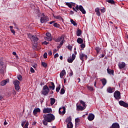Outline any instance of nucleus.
I'll use <instances>...</instances> for the list:
<instances>
[{"label":"nucleus","instance_id":"obj_1","mask_svg":"<svg viewBox=\"0 0 128 128\" xmlns=\"http://www.w3.org/2000/svg\"><path fill=\"white\" fill-rule=\"evenodd\" d=\"M43 118L45 120H46L48 122H51L52 120H54L56 117L53 114H44Z\"/></svg>","mask_w":128,"mask_h":128},{"label":"nucleus","instance_id":"obj_2","mask_svg":"<svg viewBox=\"0 0 128 128\" xmlns=\"http://www.w3.org/2000/svg\"><path fill=\"white\" fill-rule=\"evenodd\" d=\"M48 92H50V88L48 86H44L43 87V90L42 92V94H44V96H46L47 94H48Z\"/></svg>","mask_w":128,"mask_h":128},{"label":"nucleus","instance_id":"obj_3","mask_svg":"<svg viewBox=\"0 0 128 128\" xmlns=\"http://www.w3.org/2000/svg\"><path fill=\"white\" fill-rule=\"evenodd\" d=\"M75 8L77 11L80 10L83 14H86V10H84V7H82V5H80L79 6L78 5H76Z\"/></svg>","mask_w":128,"mask_h":128},{"label":"nucleus","instance_id":"obj_4","mask_svg":"<svg viewBox=\"0 0 128 128\" xmlns=\"http://www.w3.org/2000/svg\"><path fill=\"white\" fill-rule=\"evenodd\" d=\"M13 84L14 86L15 90H17V92H18L20 90V81H18V80H16L13 82Z\"/></svg>","mask_w":128,"mask_h":128},{"label":"nucleus","instance_id":"obj_5","mask_svg":"<svg viewBox=\"0 0 128 128\" xmlns=\"http://www.w3.org/2000/svg\"><path fill=\"white\" fill-rule=\"evenodd\" d=\"M48 20H49L48 16H46L44 15H43V16L41 17L40 20V22L41 24H44L47 22H48Z\"/></svg>","mask_w":128,"mask_h":128},{"label":"nucleus","instance_id":"obj_6","mask_svg":"<svg viewBox=\"0 0 128 128\" xmlns=\"http://www.w3.org/2000/svg\"><path fill=\"white\" fill-rule=\"evenodd\" d=\"M28 36L31 40H34L35 42H38V38H36V35H32L30 34H28Z\"/></svg>","mask_w":128,"mask_h":128},{"label":"nucleus","instance_id":"obj_7","mask_svg":"<svg viewBox=\"0 0 128 128\" xmlns=\"http://www.w3.org/2000/svg\"><path fill=\"white\" fill-rule=\"evenodd\" d=\"M46 36L47 37H44V40H48V42H52V34H50V33H46Z\"/></svg>","mask_w":128,"mask_h":128},{"label":"nucleus","instance_id":"obj_8","mask_svg":"<svg viewBox=\"0 0 128 128\" xmlns=\"http://www.w3.org/2000/svg\"><path fill=\"white\" fill-rule=\"evenodd\" d=\"M114 96L116 100H120V92H118V90H116L114 92Z\"/></svg>","mask_w":128,"mask_h":128},{"label":"nucleus","instance_id":"obj_9","mask_svg":"<svg viewBox=\"0 0 128 128\" xmlns=\"http://www.w3.org/2000/svg\"><path fill=\"white\" fill-rule=\"evenodd\" d=\"M0 74H4V70H6V66L2 64V62L0 63Z\"/></svg>","mask_w":128,"mask_h":128},{"label":"nucleus","instance_id":"obj_10","mask_svg":"<svg viewBox=\"0 0 128 128\" xmlns=\"http://www.w3.org/2000/svg\"><path fill=\"white\" fill-rule=\"evenodd\" d=\"M58 112L60 114H66V107L63 106L62 108H60L58 110Z\"/></svg>","mask_w":128,"mask_h":128},{"label":"nucleus","instance_id":"obj_11","mask_svg":"<svg viewBox=\"0 0 128 128\" xmlns=\"http://www.w3.org/2000/svg\"><path fill=\"white\" fill-rule=\"evenodd\" d=\"M118 66L120 70H122V68H126V63L124 62H121L118 63Z\"/></svg>","mask_w":128,"mask_h":128},{"label":"nucleus","instance_id":"obj_12","mask_svg":"<svg viewBox=\"0 0 128 128\" xmlns=\"http://www.w3.org/2000/svg\"><path fill=\"white\" fill-rule=\"evenodd\" d=\"M119 104H120L122 106H124V108H128V104L124 102L122 100H120L118 102Z\"/></svg>","mask_w":128,"mask_h":128},{"label":"nucleus","instance_id":"obj_13","mask_svg":"<svg viewBox=\"0 0 128 128\" xmlns=\"http://www.w3.org/2000/svg\"><path fill=\"white\" fill-rule=\"evenodd\" d=\"M76 59V55H74V54H72V58H68V62H69V63H72V62H74V60Z\"/></svg>","mask_w":128,"mask_h":128},{"label":"nucleus","instance_id":"obj_14","mask_svg":"<svg viewBox=\"0 0 128 128\" xmlns=\"http://www.w3.org/2000/svg\"><path fill=\"white\" fill-rule=\"evenodd\" d=\"M84 58H85L86 60L88 59V56L84 54V53L81 52L80 54V58L81 60H84Z\"/></svg>","mask_w":128,"mask_h":128},{"label":"nucleus","instance_id":"obj_15","mask_svg":"<svg viewBox=\"0 0 128 128\" xmlns=\"http://www.w3.org/2000/svg\"><path fill=\"white\" fill-rule=\"evenodd\" d=\"M44 114H50V112H52V108H44L43 110Z\"/></svg>","mask_w":128,"mask_h":128},{"label":"nucleus","instance_id":"obj_16","mask_svg":"<svg viewBox=\"0 0 128 128\" xmlns=\"http://www.w3.org/2000/svg\"><path fill=\"white\" fill-rule=\"evenodd\" d=\"M88 119L90 121L92 122V120H94V114H89Z\"/></svg>","mask_w":128,"mask_h":128},{"label":"nucleus","instance_id":"obj_17","mask_svg":"<svg viewBox=\"0 0 128 128\" xmlns=\"http://www.w3.org/2000/svg\"><path fill=\"white\" fill-rule=\"evenodd\" d=\"M76 110L78 111L84 110H86V106H82L80 105H76Z\"/></svg>","mask_w":128,"mask_h":128},{"label":"nucleus","instance_id":"obj_18","mask_svg":"<svg viewBox=\"0 0 128 128\" xmlns=\"http://www.w3.org/2000/svg\"><path fill=\"white\" fill-rule=\"evenodd\" d=\"M8 82H10L9 79H6V80L2 81L0 83V85L2 86H6Z\"/></svg>","mask_w":128,"mask_h":128},{"label":"nucleus","instance_id":"obj_19","mask_svg":"<svg viewBox=\"0 0 128 128\" xmlns=\"http://www.w3.org/2000/svg\"><path fill=\"white\" fill-rule=\"evenodd\" d=\"M38 112H40V109L38 108L34 109L33 111V114L34 116H36Z\"/></svg>","mask_w":128,"mask_h":128},{"label":"nucleus","instance_id":"obj_20","mask_svg":"<svg viewBox=\"0 0 128 128\" xmlns=\"http://www.w3.org/2000/svg\"><path fill=\"white\" fill-rule=\"evenodd\" d=\"M66 70H63L60 72V78H64V76H66Z\"/></svg>","mask_w":128,"mask_h":128},{"label":"nucleus","instance_id":"obj_21","mask_svg":"<svg viewBox=\"0 0 128 128\" xmlns=\"http://www.w3.org/2000/svg\"><path fill=\"white\" fill-rule=\"evenodd\" d=\"M64 40V36H60L56 40V42H62Z\"/></svg>","mask_w":128,"mask_h":128},{"label":"nucleus","instance_id":"obj_22","mask_svg":"<svg viewBox=\"0 0 128 128\" xmlns=\"http://www.w3.org/2000/svg\"><path fill=\"white\" fill-rule=\"evenodd\" d=\"M114 88H112V87H108L107 88V92L109 93V94H112V92H114Z\"/></svg>","mask_w":128,"mask_h":128},{"label":"nucleus","instance_id":"obj_23","mask_svg":"<svg viewBox=\"0 0 128 128\" xmlns=\"http://www.w3.org/2000/svg\"><path fill=\"white\" fill-rule=\"evenodd\" d=\"M49 86V88L52 90H54V84L52 82H50V85L48 86Z\"/></svg>","mask_w":128,"mask_h":128},{"label":"nucleus","instance_id":"obj_24","mask_svg":"<svg viewBox=\"0 0 128 128\" xmlns=\"http://www.w3.org/2000/svg\"><path fill=\"white\" fill-rule=\"evenodd\" d=\"M111 127L112 128H120V124L118 123H114Z\"/></svg>","mask_w":128,"mask_h":128},{"label":"nucleus","instance_id":"obj_25","mask_svg":"<svg viewBox=\"0 0 128 128\" xmlns=\"http://www.w3.org/2000/svg\"><path fill=\"white\" fill-rule=\"evenodd\" d=\"M95 12H96V14H97L98 16H100V8H98L95 9Z\"/></svg>","mask_w":128,"mask_h":128},{"label":"nucleus","instance_id":"obj_26","mask_svg":"<svg viewBox=\"0 0 128 128\" xmlns=\"http://www.w3.org/2000/svg\"><path fill=\"white\" fill-rule=\"evenodd\" d=\"M77 42L78 44H84V40H82V38H78L77 39Z\"/></svg>","mask_w":128,"mask_h":128},{"label":"nucleus","instance_id":"obj_27","mask_svg":"<svg viewBox=\"0 0 128 128\" xmlns=\"http://www.w3.org/2000/svg\"><path fill=\"white\" fill-rule=\"evenodd\" d=\"M100 81L102 82V84L104 86L106 84V78L101 79Z\"/></svg>","mask_w":128,"mask_h":128},{"label":"nucleus","instance_id":"obj_28","mask_svg":"<svg viewBox=\"0 0 128 128\" xmlns=\"http://www.w3.org/2000/svg\"><path fill=\"white\" fill-rule=\"evenodd\" d=\"M107 72L109 74H112V76H114V70L108 68Z\"/></svg>","mask_w":128,"mask_h":128},{"label":"nucleus","instance_id":"obj_29","mask_svg":"<svg viewBox=\"0 0 128 128\" xmlns=\"http://www.w3.org/2000/svg\"><path fill=\"white\" fill-rule=\"evenodd\" d=\"M50 104L51 106H52L53 104H54V102H56V99L54 98H50Z\"/></svg>","mask_w":128,"mask_h":128},{"label":"nucleus","instance_id":"obj_30","mask_svg":"<svg viewBox=\"0 0 128 128\" xmlns=\"http://www.w3.org/2000/svg\"><path fill=\"white\" fill-rule=\"evenodd\" d=\"M54 18H56V20H62V22H64V19L62 18V16H54Z\"/></svg>","mask_w":128,"mask_h":128},{"label":"nucleus","instance_id":"obj_31","mask_svg":"<svg viewBox=\"0 0 128 128\" xmlns=\"http://www.w3.org/2000/svg\"><path fill=\"white\" fill-rule=\"evenodd\" d=\"M72 127H73L72 123V122H68V124H67V128H72Z\"/></svg>","mask_w":128,"mask_h":128},{"label":"nucleus","instance_id":"obj_32","mask_svg":"<svg viewBox=\"0 0 128 128\" xmlns=\"http://www.w3.org/2000/svg\"><path fill=\"white\" fill-rule=\"evenodd\" d=\"M76 34L77 36H80L82 34V30H77Z\"/></svg>","mask_w":128,"mask_h":128},{"label":"nucleus","instance_id":"obj_33","mask_svg":"<svg viewBox=\"0 0 128 128\" xmlns=\"http://www.w3.org/2000/svg\"><path fill=\"white\" fill-rule=\"evenodd\" d=\"M70 22L71 24H73V26H78V24H76V22H74V20L70 19Z\"/></svg>","mask_w":128,"mask_h":128},{"label":"nucleus","instance_id":"obj_34","mask_svg":"<svg viewBox=\"0 0 128 128\" xmlns=\"http://www.w3.org/2000/svg\"><path fill=\"white\" fill-rule=\"evenodd\" d=\"M87 88L89 90H91V92H94V87L92 86H87Z\"/></svg>","mask_w":128,"mask_h":128},{"label":"nucleus","instance_id":"obj_35","mask_svg":"<svg viewBox=\"0 0 128 128\" xmlns=\"http://www.w3.org/2000/svg\"><path fill=\"white\" fill-rule=\"evenodd\" d=\"M106 1L111 4H114V0H106Z\"/></svg>","mask_w":128,"mask_h":128},{"label":"nucleus","instance_id":"obj_36","mask_svg":"<svg viewBox=\"0 0 128 128\" xmlns=\"http://www.w3.org/2000/svg\"><path fill=\"white\" fill-rule=\"evenodd\" d=\"M66 122H72V117L69 116L66 119Z\"/></svg>","mask_w":128,"mask_h":128},{"label":"nucleus","instance_id":"obj_37","mask_svg":"<svg viewBox=\"0 0 128 128\" xmlns=\"http://www.w3.org/2000/svg\"><path fill=\"white\" fill-rule=\"evenodd\" d=\"M80 102L83 106H85V108H86V102H84L83 100H80Z\"/></svg>","mask_w":128,"mask_h":128},{"label":"nucleus","instance_id":"obj_38","mask_svg":"<svg viewBox=\"0 0 128 128\" xmlns=\"http://www.w3.org/2000/svg\"><path fill=\"white\" fill-rule=\"evenodd\" d=\"M17 78L18 80H22V75L19 74L17 76Z\"/></svg>","mask_w":128,"mask_h":128},{"label":"nucleus","instance_id":"obj_39","mask_svg":"<svg viewBox=\"0 0 128 128\" xmlns=\"http://www.w3.org/2000/svg\"><path fill=\"white\" fill-rule=\"evenodd\" d=\"M66 6H68V8H72V2H66Z\"/></svg>","mask_w":128,"mask_h":128},{"label":"nucleus","instance_id":"obj_40","mask_svg":"<svg viewBox=\"0 0 128 128\" xmlns=\"http://www.w3.org/2000/svg\"><path fill=\"white\" fill-rule=\"evenodd\" d=\"M64 92H66V90H64V88H62L60 90V94H64Z\"/></svg>","mask_w":128,"mask_h":128},{"label":"nucleus","instance_id":"obj_41","mask_svg":"<svg viewBox=\"0 0 128 128\" xmlns=\"http://www.w3.org/2000/svg\"><path fill=\"white\" fill-rule=\"evenodd\" d=\"M42 66H44V68H46V66H48V64H46V63L44 62H42Z\"/></svg>","mask_w":128,"mask_h":128},{"label":"nucleus","instance_id":"obj_42","mask_svg":"<svg viewBox=\"0 0 128 128\" xmlns=\"http://www.w3.org/2000/svg\"><path fill=\"white\" fill-rule=\"evenodd\" d=\"M43 124H44V126H48V121H46V119H44L43 120Z\"/></svg>","mask_w":128,"mask_h":128},{"label":"nucleus","instance_id":"obj_43","mask_svg":"<svg viewBox=\"0 0 128 128\" xmlns=\"http://www.w3.org/2000/svg\"><path fill=\"white\" fill-rule=\"evenodd\" d=\"M60 85H59L58 87H56V92H60Z\"/></svg>","mask_w":128,"mask_h":128},{"label":"nucleus","instance_id":"obj_44","mask_svg":"<svg viewBox=\"0 0 128 128\" xmlns=\"http://www.w3.org/2000/svg\"><path fill=\"white\" fill-rule=\"evenodd\" d=\"M75 122H76V124H78V122H80V119L78 118H77L75 120Z\"/></svg>","mask_w":128,"mask_h":128},{"label":"nucleus","instance_id":"obj_45","mask_svg":"<svg viewBox=\"0 0 128 128\" xmlns=\"http://www.w3.org/2000/svg\"><path fill=\"white\" fill-rule=\"evenodd\" d=\"M54 26H55V28H60V24H58V23H54Z\"/></svg>","mask_w":128,"mask_h":128},{"label":"nucleus","instance_id":"obj_46","mask_svg":"<svg viewBox=\"0 0 128 128\" xmlns=\"http://www.w3.org/2000/svg\"><path fill=\"white\" fill-rule=\"evenodd\" d=\"M95 50H96L97 52H100V48L98 47H96Z\"/></svg>","mask_w":128,"mask_h":128},{"label":"nucleus","instance_id":"obj_47","mask_svg":"<svg viewBox=\"0 0 128 128\" xmlns=\"http://www.w3.org/2000/svg\"><path fill=\"white\" fill-rule=\"evenodd\" d=\"M44 58H48V53L45 52L44 54Z\"/></svg>","mask_w":128,"mask_h":128},{"label":"nucleus","instance_id":"obj_48","mask_svg":"<svg viewBox=\"0 0 128 128\" xmlns=\"http://www.w3.org/2000/svg\"><path fill=\"white\" fill-rule=\"evenodd\" d=\"M28 122H27L25 124V125H24V128H28Z\"/></svg>","mask_w":128,"mask_h":128},{"label":"nucleus","instance_id":"obj_49","mask_svg":"<svg viewBox=\"0 0 128 128\" xmlns=\"http://www.w3.org/2000/svg\"><path fill=\"white\" fill-rule=\"evenodd\" d=\"M80 48H86V44L82 43L80 44Z\"/></svg>","mask_w":128,"mask_h":128},{"label":"nucleus","instance_id":"obj_50","mask_svg":"<svg viewBox=\"0 0 128 128\" xmlns=\"http://www.w3.org/2000/svg\"><path fill=\"white\" fill-rule=\"evenodd\" d=\"M100 10L102 12H106V8H103L102 9H100Z\"/></svg>","mask_w":128,"mask_h":128},{"label":"nucleus","instance_id":"obj_51","mask_svg":"<svg viewBox=\"0 0 128 128\" xmlns=\"http://www.w3.org/2000/svg\"><path fill=\"white\" fill-rule=\"evenodd\" d=\"M54 58H58V54L56 53L54 56Z\"/></svg>","mask_w":128,"mask_h":128},{"label":"nucleus","instance_id":"obj_52","mask_svg":"<svg viewBox=\"0 0 128 128\" xmlns=\"http://www.w3.org/2000/svg\"><path fill=\"white\" fill-rule=\"evenodd\" d=\"M68 50H72V46H68Z\"/></svg>","mask_w":128,"mask_h":128},{"label":"nucleus","instance_id":"obj_53","mask_svg":"<svg viewBox=\"0 0 128 128\" xmlns=\"http://www.w3.org/2000/svg\"><path fill=\"white\" fill-rule=\"evenodd\" d=\"M10 32H12V34H16V32H15L14 30H13V29L10 30Z\"/></svg>","mask_w":128,"mask_h":128},{"label":"nucleus","instance_id":"obj_54","mask_svg":"<svg viewBox=\"0 0 128 128\" xmlns=\"http://www.w3.org/2000/svg\"><path fill=\"white\" fill-rule=\"evenodd\" d=\"M30 72H34V68H30Z\"/></svg>","mask_w":128,"mask_h":128},{"label":"nucleus","instance_id":"obj_55","mask_svg":"<svg viewBox=\"0 0 128 128\" xmlns=\"http://www.w3.org/2000/svg\"><path fill=\"white\" fill-rule=\"evenodd\" d=\"M48 56H52V51H49L48 52Z\"/></svg>","mask_w":128,"mask_h":128},{"label":"nucleus","instance_id":"obj_56","mask_svg":"<svg viewBox=\"0 0 128 128\" xmlns=\"http://www.w3.org/2000/svg\"><path fill=\"white\" fill-rule=\"evenodd\" d=\"M24 124H26V122H22L21 124L22 126L24 127Z\"/></svg>","mask_w":128,"mask_h":128},{"label":"nucleus","instance_id":"obj_57","mask_svg":"<svg viewBox=\"0 0 128 128\" xmlns=\"http://www.w3.org/2000/svg\"><path fill=\"white\" fill-rule=\"evenodd\" d=\"M60 46L64 44V40H62V41L60 42Z\"/></svg>","mask_w":128,"mask_h":128},{"label":"nucleus","instance_id":"obj_58","mask_svg":"<svg viewBox=\"0 0 128 128\" xmlns=\"http://www.w3.org/2000/svg\"><path fill=\"white\" fill-rule=\"evenodd\" d=\"M44 44H48V42H47L46 41H44L43 42Z\"/></svg>","mask_w":128,"mask_h":128},{"label":"nucleus","instance_id":"obj_59","mask_svg":"<svg viewBox=\"0 0 128 128\" xmlns=\"http://www.w3.org/2000/svg\"><path fill=\"white\" fill-rule=\"evenodd\" d=\"M36 121H34V122L32 123V126H36Z\"/></svg>","mask_w":128,"mask_h":128},{"label":"nucleus","instance_id":"obj_60","mask_svg":"<svg viewBox=\"0 0 128 128\" xmlns=\"http://www.w3.org/2000/svg\"><path fill=\"white\" fill-rule=\"evenodd\" d=\"M56 52H57L56 49H54V50H53V53L56 54Z\"/></svg>","mask_w":128,"mask_h":128},{"label":"nucleus","instance_id":"obj_61","mask_svg":"<svg viewBox=\"0 0 128 128\" xmlns=\"http://www.w3.org/2000/svg\"><path fill=\"white\" fill-rule=\"evenodd\" d=\"M8 124V122H6V120H5L4 122V126H6Z\"/></svg>","mask_w":128,"mask_h":128},{"label":"nucleus","instance_id":"obj_62","mask_svg":"<svg viewBox=\"0 0 128 128\" xmlns=\"http://www.w3.org/2000/svg\"><path fill=\"white\" fill-rule=\"evenodd\" d=\"M72 10H74V11L76 12H78V10H76V8H72Z\"/></svg>","mask_w":128,"mask_h":128},{"label":"nucleus","instance_id":"obj_63","mask_svg":"<svg viewBox=\"0 0 128 128\" xmlns=\"http://www.w3.org/2000/svg\"><path fill=\"white\" fill-rule=\"evenodd\" d=\"M94 86H95V88H96V82H94Z\"/></svg>","mask_w":128,"mask_h":128},{"label":"nucleus","instance_id":"obj_64","mask_svg":"<svg viewBox=\"0 0 128 128\" xmlns=\"http://www.w3.org/2000/svg\"><path fill=\"white\" fill-rule=\"evenodd\" d=\"M12 54H14V56H16V52H12Z\"/></svg>","mask_w":128,"mask_h":128}]
</instances>
